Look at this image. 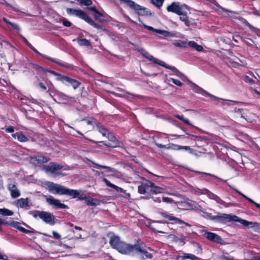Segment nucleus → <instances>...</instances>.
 Listing matches in <instances>:
<instances>
[{
  "mask_svg": "<svg viewBox=\"0 0 260 260\" xmlns=\"http://www.w3.org/2000/svg\"><path fill=\"white\" fill-rule=\"evenodd\" d=\"M39 86L44 90H46L47 89L46 86L43 83H40Z\"/></svg>",
  "mask_w": 260,
  "mask_h": 260,
  "instance_id": "obj_60",
  "label": "nucleus"
},
{
  "mask_svg": "<svg viewBox=\"0 0 260 260\" xmlns=\"http://www.w3.org/2000/svg\"><path fill=\"white\" fill-rule=\"evenodd\" d=\"M62 23H63L64 26H67V27H69L72 24L71 23L70 21H69L68 20H64L63 21Z\"/></svg>",
  "mask_w": 260,
  "mask_h": 260,
  "instance_id": "obj_53",
  "label": "nucleus"
},
{
  "mask_svg": "<svg viewBox=\"0 0 260 260\" xmlns=\"http://www.w3.org/2000/svg\"><path fill=\"white\" fill-rule=\"evenodd\" d=\"M94 17L96 20H99L100 21H103L104 20L103 18V15L99 12H96L94 14Z\"/></svg>",
  "mask_w": 260,
  "mask_h": 260,
  "instance_id": "obj_43",
  "label": "nucleus"
},
{
  "mask_svg": "<svg viewBox=\"0 0 260 260\" xmlns=\"http://www.w3.org/2000/svg\"><path fill=\"white\" fill-rule=\"evenodd\" d=\"M135 249V244L129 245L123 242H122L121 243H120V245L117 248V250L119 252L125 254L134 253Z\"/></svg>",
  "mask_w": 260,
  "mask_h": 260,
  "instance_id": "obj_10",
  "label": "nucleus"
},
{
  "mask_svg": "<svg viewBox=\"0 0 260 260\" xmlns=\"http://www.w3.org/2000/svg\"><path fill=\"white\" fill-rule=\"evenodd\" d=\"M31 49H32L34 52H35L36 53H37V54L40 55L41 56H42V57H43L44 58H46L47 59L53 62H54L57 64H58L59 66H61V67H65L66 68H68L70 67V66L69 64H64L63 63H61L60 62V61H58V60H56L55 59H53V58H50V57H47V56H46L42 54H41L35 48H34L33 46L30 48Z\"/></svg>",
  "mask_w": 260,
  "mask_h": 260,
  "instance_id": "obj_19",
  "label": "nucleus"
},
{
  "mask_svg": "<svg viewBox=\"0 0 260 260\" xmlns=\"http://www.w3.org/2000/svg\"><path fill=\"white\" fill-rule=\"evenodd\" d=\"M9 24L11 25L14 28H15V29H16L17 30H20V28H19V26L17 24H15L14 23L11 22H10Z\"/></svg>",
  "mask_w": 260,
  "mask_h": 260,
  "instance_id": "obj_52",
  "label": "nucleus"
},
{
  "mask_svg": "<svg viewBox=\"0 0 260 260\" xmlns=\"http://www.w3.org/2000/svg\"><path fill=\"white\" fill-rule=\"evenodd\" d=\"M46 72L50 73V74L57 76V78H60L62 76V75H61V74H60L58 73H56L54 71H51V70H46Z\"/></svg>",
  "mask_w": 260,
  "mask_h": 260,
  "instance_id": "obj_48",
  "label": "nucleus"
},
{
  "mask_svg": "<svg viewBox=\"0 0 260 260\" xmlns=\"http://www.w3.org/2000/svg\"><path fill=\"white\" fill-rule=\"evenodd\" d=\"M94 165H95V167L97 169H100V168H104V169H106L108 170V171L109 172H113V168L110 167H107V166H101V165H98L97 164H94Z\"/></svg>",
  "mask_w": 260,
  "mask_h": 260,
  "instance_id": "obj_41",
  "label": "nucleus"
},
{
  "mask_svg": "<svg viewBox=\"0 0 260 260\" xmlns=\"http://www.w3.org/2000/svg\"><path fill=\"white\" fill-rule=\"evenodd\" d=\"M0 214L3 216H12L13 215V212L9 209L3 208L0 209Z\"/></svg>",
  "mask_w": 260,
  "mask_h": 260,
  "instance_id": "obj_36",
  "label": "nucleus"
},
{
  "mask_svg": "<svg viewBox=\"0 0 260 260\" xmlns=\"http://www.w3.org/2000/svg\"><path fill=\"white\" fill-rule=\"evenodd\" d=\"M156 145L159 147V148H165V149H169L170 147H168L166 145H162V144H158V143H156Z\"/></svg>",
  "mask_w": 260,
  "mask_h": 260,
  "instance_id": "obj_54",
  "label": "nucleus"
},
{
  "mask_svg": "<svg viewBox=\"0 0 260 260\" xmlns=\"http://www.w3.org/2000/svg\"><path fill=\"white\" fill-rule=\"evenodd\" d=\"M142 25L147 29L152 31L154 32H155L157 34H159L160 35H161L163 37V38H167V37H176V33L175 32H170L168 31L167 30H161V29H155L153 28L152 26L147 25L145 24H143Z\"/></svg>",
  "mask_w": 260,
  "mask_h": 260,
  "instance_id": "obj_13",
  "label": "nucleus"
},
{
  "mask_svg": "<svg viewBox=\"0 0 260 260\" xmlns=\"http://www.w3.org/2000/svg\"><path fill=\"white\" fill-rule=\"evenodd\" d=\"M148 250H151L150 248L142 244H135L134 253H137L143 259H150L152 257V255L148 251Z\"/></svg>",
  "mask_w": 260,
  "mask_h": 260,
  "instance_id": "obj_7",
  "label": "nucleus"
},
{
  "mask_svg": "<svg viewBox=\"0 0 260 260\" xmlns=\"http://www.w3.org/2000/svg\"><path fill=\"white\" fill-rule=\"evenodd\" d=\"M76 40L80 46H89L91 45L90 41L86 39H77Z\"/></svg>",
  "mask_w": 260,
  "mask_h": 260,
  "instance_id": "obj_34",
  "label": "nucleus"
},
{
  "mask_svg": "<svg viewBox=\"0 0 260 260\" xmlns=\"http://www.w3.org/2000/svg\"><path fill=\"white\" fill-rule=\"evenodd\" d=\"M15 204L18 208L28 209L29 207L28 198L18 199L15 201Z\"/></svg>",
  "mask_w": 260,
  "mask_h": 260,
  "instance_id": "obj_23",
  "label": "nucleus"
},
{
  "mask_svg": "<svg viewBox=\"0 0 260 260\" xmlns=\"http://www.w3.org/2000/svg\"><path fill=\"white\" fill-rule=\"evenodd\" d=\"M150 192L154 193H162L164 192V189L155 186L153 183L152 182V185L150 187Z\"/></svg>",
  "mask_w": 260,
  "mask_h": 260,
  "instance_id": "obj_30",
  "label": "nucleus"
},
{
  "mask_svg": "<svg viewBox=\"0 0 260 260\" xmlns=\"http://www.w3.org/2000/svg\"><path fill=\"white\" fill-rule=\"evenodd\" d=\"M236 191L240 194L241 195L242 197H243L244 198H245V199H246L247 200H248L249 202H250L251 203H252L257 208H259L260 209V204H258V203H257L256 202H255L253 200H252V199H250L249 198L247 197V196H246L245 194H244L243 193H242L241 192L236 190Z\"/></svg>",
  "mask_w": 260,
  "mask_h": 260,
  "instance_id": "obj_33",
  "label": "nucleus"
},
{
  "mask_svg": "<svg viewBox=\"0 0 260 260\" xmlns=\"http://www.w3.org/2000/svg\"><path fill=\"white\" fill-rule=\"evenodd\" d=\"M99 131L104 136H106L108 133V131L103 126H99Z\"/></svg>",
  "mask_w": 260,
  "mask_h": 260,
  "instance_id": "obj_44",
  "label": "nucleus"
},
{
  "mask_svg": "<svg viewBox=\"0 0 260 260\" xmlns=\"http://www.w3.org/2000/svg\"><path fill=\"white\" fill-rule=\"evenodd\" d=\"M80 5L82 6H90L92 4L91 0H77Z\"/></svg>",
  "mask_w": 260,
  "mask_h": 260,
  "instance_id": "obj_39",
  "label": "nucleus"
},
{
  "mask_svg": "<svg viewBox=\"0 0 260 260\" xmlns=\"http://www.w3.org/2000/svg\"><path fill=\"white\" fill-rule=\"evenodd\" d=\"M35 159L37 161L39 162H46L48 161V159L42 156H38L35 157Z\"/></svg>",
  "mask_w": 260,
  "mask_h": 260,
  "instance_id": "obj_42",
  "label": "nucleus"
},
{
  "mask_svg": "<svg viewBox=\"0 0 260 260\" xmlns=\"http://www.w3.org/2000/svg\"><path fill=\"white\" fill-rule=\"evenodd\" d=\"M204 236L207 239L210 241L216 242H220L221 240L220 237L215 233L209 232L207 231H204Z\"/></svg>",
  "mask_w": 260,
  "mask_h": 260,
  "instance_id": "obj_20",
  "label": "nucleus"
},
{
  "mask_svg": "<svg viewBox=\"0 0 260 260\" xmlns=\"http://www.w3.org/2000/svg\"><path fill=\"white\" fill-rule=\"evenodd\" d=\"M163 217L170 221H173L174 223L178 224H184L186 226H191L189 223L184 222L179 218L173 216L172 215L163 214Z\"/></svg>",
  "mask_w": 260,
  "mask_h": 260,
  "instance_id": "obj_18",
  "label": "nucleus"
},
{
  "mask_svg": "<svg viewBox=\"0 0 260 260\" xmlns=\"http://www.w3.org/2000/svg\"><path fill=\"white\" fill-rule=\"evenodd\" d=\"M85 202L87 205L92 206L99 205L100 204V201L99 200L90 197H87Z\"/></svg>",
  "mask_w": 260,
  "mask_h": 260,
  "instance_id": "obj_28",
  "label": "nucleus"
},
{
  "mask_svg": "<svg viewBox=\"0 0 260 260\" xmlns=\"http://www.w3.org/2000/svg\"><path fill=\"white\" fill-rule=\"evenodd\" d=\"M73 190L76 191V192H77V193H76L77 196L76 197H74L73 196H71V197H72L73 198H76L78 197L79 200H81V201L85 200V201H86V200L87 198V197H86L85 194H84V193H80L81 191H79V190H78L73 189Z\"/></svg>",
  "mask_w": 260,
  "mask_h": 260,
  "instance_id": "obj_35",
  "label": "nucleus"
},
{
  "mask_svg": "<svg viewBox=\"0 0 260 260\" xmlns=\"http://www.w3.org/2000/svg\"><path fill=\"white\" fill-rule=\"evenodd\" d=\"M192 210H196L197 212L201 213L202 215L207 218H211L212 215L211 213L206 212L205 210L202 208L201 206L196 205L195 203L193 202V208Z\"/></svg>",
  "mask_w": 260,
  "mask_h": 260,
  "instance_id": "obj_24",
  "label": "nucleus"
},
{
  "mask_svg": "<svg viewBox=\"0 0 260 260\" xmlns=\"http://www.w3.org/2000/svg\"><path fill=\"white\" fill-rule=\"evenodd\" d=\"M67 12L71 15H74L89 23L95 28H100V26L95 23L91 18L83 11L79 9H74L72 8H67Z\"/></svg>",
  "mask_w": 260,
  "mask_h": 260,
  "instance_id": "obj_4",
  "label": "nucleus"
},
{
  "mask_svg": "<svg viewBox=\"0 0 260 260\" xmlns=\"http://www.w3.org/2000/svg\"><path fill=\"white\" fill-rule=\"evenodd\" d=\"M144 56L145 57H146V58H147L153 62L154 63H156V64L159 65L161 67H163L165 68L171 70V71L172 72V73H170V75L174 74V75H176L177 77H178L179 78H180L183 81H188L187 78L184 74H183L182 73L179 72L177 70V69H176L175 67L167 65L164 61L155 58L154 57L149 54L148 53L144 54Z\"/></svg>",
  "mask_w": 260,
  "mask_h": 260,
  "instance_id": "obj_2",
  "label": "nucleus"
},
{
  "mask_svg": "<svg viewBox=\"0 0 260 260\" xmlns=\"http://www.w3.org/2000/svg\"><path fill=\"white\" fill-rule=\"evenodd\" d=\"M25 42L26 44V45H27V46H28L30 48H31L32 47V46L31 45V44H30V43L28 42V41H27V40L25 39Z\"/></svg>",
  "mask_w": 260,
  "mask_h": 260,
  "instance_id": "obj_63",
  "label": "nucleus"
},
{
  "mask_svg": "<svg viewBox=\"0 0 260 260\" xmlns=\"http://www.w3.org/2000/svg\"><path fill=\"white\" fill-rule=\"evenodd\" d=\"M103 181L105 182V183L109 187H112V188H113L114 189H115L118 192H125V190L121 188V187H119L112 183H111L106 178H104L103 179Z\"/></svg>",
  "mask_w": 260,
  "mask_h": 260,
  "instance_id": "obj_26",
  "label": "nucleus"
},
{
  "mask_svg": "<svg viewBox=\"0 0 260 260\" xmlns=\"http://www.w3.org/2000/svg\"><path fill=\"white\" fill-rule=\"evenodd\" d=\"M244 78H245V81L246 82H248L250 84H252L254 82L253 80L247 76H245Z\"/></svg>",
  "mask_w": 260,
  "mask_h": 260,
  "instance_id": "obj_50",
  "label": "nucleus"
},
{
  "mask_svg": "<svg viewBox=\"0 0 260 260\" xmlns=\"http://www.w3.org/2000/svg\"><path fill=\"white\" fill-rule=\"evenodd\" d=\"M110 140L113 141V144H106V145L110 147H116L117 146L116 142H115V138L114 137L111 136Z\"/></svg>",
  "mask_w": 260,
  "mask_h": 260,
  "instance_id": "obj_45",
  "label": "nucleus"
},
{
  "mask_svg": "<svg viewBox=\"0 0 260 260\" xmlns=\"http://www.w3.org/2000/svg\"><path fill=\"white\" fill-rule=\"evenodd\" d=\"M109 242L113 248L117 249L120 243H121L122 242L120 241L118 237L114 236L111 237Z\"/></svg>",
  "mask_w": 260,
  "mask_h": 260,
  "instance_id": "obj_25",
  "label": "nucleus"
},
{
  "mask_svg": "<svg viewBox=\"0 0 260 260\" xmlns=\"http://www.w3.org/2000/svg\"><path fill=\"white\" fill-rule=\"evenodd\" d=\"M63 168V166L58 164L51 162L47 165H44L42 170L46 173L51 174L53 177H55L59 175L63 176L61 172V170Z\"/></svg>",
  "mask_w": 260,
  "mask_h": 260,
  "instance_id": "obj_6",
  "label": "nucleus"
},
{
  "mask_svg": "<svg viewBox=\"0 0 260 260\" xmlns=\"http://www.w3.org/2000/svg\"><path fill=\"white\" fill-rule=\"evenodd\" d=\"M161 199L163 202L167 203H171L173 202V200L170 198L163 196Z\"/></svg>",
  "mask_w": 260,
  "mask_h": 260,
  "instance_id": "obj_49",
  "label": "nucleus"
},
{
  "mask_svg": "<svg viewBox=\"0 0 260 260\" xmlns=\"http://www.w3.org/2000/svg\"><path fill=\"white\" fill-rule=\"evenodd\" d=\"M201 193L205 194L207 197L212 199L215 200L217 203H222L221 199L216 194L212 193L207 189H203L201 190Z\"/></svg>",
  "mask_w": 260,
  "mask_h": 260,
  "instance_id": "obj_22",
  "label": "nucleus"
},
{
  "mask_svg": "<svg viewBox=\"0 0 260 260\" xmlns=\"http://www.w3.org/2000/svg\"><path fill=\"white\" fill-rule=\"evenodd\" d=\"M8 189L10 191L11 196L13 198L19 197L20 196V192L14 184H9Z\"/></svg>",
  "mask_w": 260,
  "mask_h": 260,
  "instance_id": "obj_21",
  "label": "nucleus"
},
{
  "mask_svg": "<svg viewBox=\"0 0 260 260\" xmlns=\"http://www.w3.org/2000/svg\"><path fill=\"white\" fill-rule=\"evenodd\" d=\"M221 202H222V203H219V204L223 205L225 207H230L232 205L231 203H226L222 200H221Z\"/></svg>",
  "mask_w": 260,
  "mask_h": 260,
  "instance_id": "obj_55",
  "label": "nucleus"
},
{
  "mask_svg": "<svg viewBox=\"0 0 260 260\" xmlns=\"http://www.w3.org/2000/svg\"><path fill=\"white\" fill-rule=\"evenodd\" d=\"M169 80L172 81L174 84L179 87L182 86V83L178 80L175 79L174 78H170Z\"/></svg>",
  "mask_w": 260,
  "mask_h": 260,
  "instance_id": "obj_47",
  "label": "nucleus"
},
{
  "mask_svg": "<svg viewBox=\"0 0 260 260\" xmlns=\"http://www.w3.org/2000/svg\"><path fill=\"white\" fill-rule=\"evenodd\" d=\"M52 234H53V237L56 239H59L61 238L60 235L57 232H56L55 231H53Z\"/></svg>",
  "mask_w": 260,
  "mask_h": 260,
  "instance_id": "obj_51",
  "label": "nucleus"
},
{
  "mask_svg": "<svg viewBox=\"0 0 260 260\" xmlns=\"http://www.w3.org/2000/svg\"><path fill=\"white\" fill-rule=\"evenodd\" d=\"M6 131L8 133H13L14 132V128L13 127L10 126L6 129Z\"/></svg>",
  "mask_w": 260,
  "mask_h": 260,
  "instance_id": "obj_57",
  "label": "nucleus"
},
{
  "mask_svg": "<svg viewBox=\"0 0 260 260\" xmlns=\"http://www.w3.org/2000/svg\"><path fill=\"white\" fill-rule=\"evenodd\" d=\"M189 258H190L191 259H197V257L193 254H190V256H189Z\"/></svg>",
  "mask_w": 260,
  "mask_h": 260,
  "instance_id": "obj_64",
  "label": "nucleus"
},
{
  "mask_svg": "<svg viewBox=\"0 0 260 260\" xmlns=\"http://www.w3.org/2000/svg\"><path fill=\"white\" fill-rule=\"evenodd\" d=\"M168 225L167 223L161 221L154 222V224L151 225V228L154 232L159 233H166V230Z\"/></svg>",
  "mask_w": 260,
  "mask_h": 260,
  "instance_id": "obj_14",
  "label": "nucleus"
},
{
  "mask_svg": "<svg viewBox=\"0 0 260 260\" xmlns=\"http://www.w3.org/2000/svg\"><path fill=\"white\" fill-rule=\"evenodd\" d=\"M12 136L15 138H17L18 140L21 142H26L28 140L27 138L24 135L20 133L13 134H12Z\"/></svg>",
  "mask_w": 260,
  "mask_h": 260,
  "instance_id": "obj_29",
  "label": "nucleus"
},
{
  "mask_svg": "<svg viewBox=\"0 0 260 260\" xmlns=\"http://www.w3.org/2000/svg\"><path fill=\"white\" fill-rule=\"evenodd\" d=\"M89 9L90 10H91V11L93 12L94 13V14L96 12H99L95 7H90V8H89Z\"/></svg>",
  "mask_w": 260,
  "mask_h": 260,
  "instance_id": "obj_62",
  "label": "nucleus"
},
{
  "mask_svg": "<svg viewBox=\"0 0 260 260\" xmlns=\"http://www.w3.org/2000/svg\"><path fill=\"white\" fill-rule=\"evenodd\" d=\"M29 213L35 218H40L47 224L54 225L55 223V217L50 212L34 210L29 211Z\"/></svg>",
  "mask_w": 260,
  "mask_h": 260,
  "instance_id": "obj_3",
  "label": "nucleus"
},
{
  "mask_svg": "<svg viewBox=\"0 0 260 260\" xmlns=\"http://www.w3.org/2000/svg\"><path fill=\"white\" fill-rule=\"evenodd\" d=\"M173 45L177 47L186 48L187 47V42L185 41L179 40L174 42Z\"/></svg>",
  "mask_w": 260,
  "mask_h": 260,
  "instance_id": "obj_32",
  "label": "nucleus"
},
{
  "mask_svg": "<svg viewBox=\"0 0 260 260\" xmlns=\"http://www.w3.org/2000/svg\"><path fill=\"white\" fill-rule=\"evenodd\" d=\"M190 86L192 89L195 90L196 92L198 93L201 92V93L203 95L209 96L214 101H218L219 102H222L223 101V99L210 94V93L205 91L203 88H201L200 87H199V86H198L197 85L192 82H190Z\"/></svg>",
  "mask_w": 260,
  "mask_h": 260,
  "instance_id": "obj_12",
  "label": "nucleus"
},
{
  "mask_svg": "<svg viewBox=\"0 0 260 260\" xmlns=\"http://www.w3.org/2000/svg\"><path fill=\"white\" fill-rule=\"evenodd\" d=\"M10 225L15 228H16L17 229L19 230L21 232L22 229L23 228V227H22L20 223H19V222H17V221L12 222V223H11Z\"/></svg>",
  "mask_w": 260,
  "mask_h": 260,
  "instance_id": "obj_38",
  "label": "nucleus"
},
{
  "mask_svg": "<svg viewBox=\"0 0 260 260\" xmlns=\"http://www.w3.org/2000/svg\"><path fill=\"white\" fill-rule=\"evenodd\" d=\"M153 201L155 202L160 203L161 201V199L160 197L153 198Z\"/></svg>",
  "mask_w": 260,
  "mask_h": 260,
  "instance_id": "obj_58",
  "label": "nucleus"
},
{
  "mask_svg": "<svg viewBox=\"0 0 260 260\" xmlns=\"http://www.w3.org/2000/svg\"><path fill=\"white\" fill-rule=\"evenodd\" d=\"M47 203L50 205L53 206L56 209H68V206L60 202L58 200L54 198L53 197L49 196L46 199Z\"/></svg>",
  "mask_w": 260,
  "mask_h": 260,
  "instance_id": "obj_15",
  "label": "nucleus"
},
{
  "mask_svg": "<svg viewBox=\"0 0 260 260\" xmlns=\"http://www.w3.org/2000/svg\"><path fill=\"white\" fill-rule=\"evenodd\" d=\"M222 10L223 12H225L226 13H227V15L230 17H232L233 16V14L234 13L233 12L231 11H228L227 10H225V9H222Z\"/></svg>",
  "mask_w": 260,
  "mask_h": 260,
  "instance_id": "obj_56",
  "label": "nucleus"
},
{
  "mask_svg": "<svg viewBox=\"0 0 260 260\" xmlns=\"http://www.w3.org/2000/svg\"><path fill=\"white\" fill-rule=\"evenodd\" d=\"M182 13L181 14H178V15L180 16L179 19L181 21L184 22L185 25L187 26H189L191 24L190 22L188 19V17H187V13L186 12L183 10L182 11Z\"/></svg>",
  "mask_w": 260,
  "mask_h": 260,
  "instance_id": "obj_27",
  "label": "nucleus"
},
{
  "mask_svg": "<svg viewBox=\"0 0 260 260\" xmlns=\"http://www.w3.org/2000/svg\"><path fill=\"white\" fill-rule=\"evenodd\" d=\"M43 186L50 192L53 194L73 196L74 197L77 196L76 191L73 190V189L52 182H45L43 184Z\"/></svg>",
  "mask_w": 260,
  "mask_h": 260,
  "instance_id": "obj_1",
  "label": "nucleus"
},
{
  "mask_svg": "<svg viewBox=\"0 0 260 260\" xmlns=\"http://www.w3.org/2000/svg\"><path fill=\"white\" fill-rule=\"evenodd\" d=\"M185 9L188 10V6L185 4L180 5L177 2H173L167 7L168 12L174 13L177 15L182 14V11Z\"/></svg>",
  "mask_w": 260,
  "mask_h": 260,
  "instance_id": "obj_9",
  "label": "nucleus"
},
{
  "mask_svg": "<svg viewBox=\"0 0 260 260\" xmlns=\"http://www.w3.org/2000/svg\"><path fill=\"white\" fill-rule=\"evenodd\" d=\"M152 3L157 8L162 6L164 0H151Z\"/></svg>",
  "mask_w": 260,
  "mask_h": 260,
  "instance_id": "obj_40",
  "label": "nucleus"
},
{
  "mask_svg": "<svg viewBox=\"0 0 260 260\" xmlns=\"http://www.w3.org/2000/svg\"><path fill=\"white\" fill-rule=\"evenodd\" d=\"M222 218L228 221H233L239 222V223H240L241 224H242L243 225H244L245 226H249L251 227H253V226H254L255 225L258 224L256 222H250V221H248L247 220L241 219L239 217H238V216H235V215H229V214H224L222 215Z\"/></svg>",
  "mask_w": 260,
  "mask_h": 260,
  "instance_id": "obj_8",
  "label": "nucleus"
},
{
  "mask_svg": "<svg viewBox=\"0 0 260 260\" xmlns=\"http://www.w3.org/2000/svg\"><path fill=\"white\" fill-rule=\"evenodd\" d=\"M121 2L126 5L131 9L136 11L137 13L141 16H151V12L148 9L141 6L132 0H119Z\"/></svg>",
  "mask_w": 260,
  "mask_h": 260,
  "instance_id": "obj_5",
  "label": "nucleus"
},
{
  "mask_svg": "<svg viewBox=\"0 0 260 260\" xmlns=\"http://www.w3.org/2000/svg\"><path fill=\"white\" fill-rule=\"evenodd\" d=\"M0 259L2 260H8L7 257L0 253Z\"/></svg>",
  "mask_w": 260,
  "mask_h": 260,
  "instance_id": "obj_61",
  "label": "nucleus"
},
{
  "mask_svg": "<svg viewBox=\"0 0 260 260\" xmlns=\"http://www.w3.org/2000/svg\"><path fill=\"white\" fill-rule=\"evenodd\" d=\"M177 207L181 210H191L193 208V201L186 200L175 203Z\"/></svg>",
  "mask_w": 260,
  "mask_h": 260,
  "instance_id": "obj_16",
  "label": "nucleus"
},
{
  "mask_svg": "<svg viewBox=\"0 0 260 260\" xmlns=\"http://www.w3.org/2000/svg\"><path fill=\"white\" fill-rule=\"evenodd\" d=\"M175 117L177 118H178V119H179V120H181L182 121H183L185 124H187L188 125L192 126V125L190 123V122L189 121V120L188 119L184 117L183 116H180V115H177L175 116Z\"/></svg>",
  "mask_w": 260,
  "mask_h": 260,
  "instance_id": "obj_37",
  "label": "nucleus"
},
{
  "mask_svg": "<svg viewBox=\"0 0 260 260\" xmlns=\"http://www.w3.org/2000/svg\"><path fill=\"white\" fill-rule=\"evenodd\" d=\"M152 185V182L146 180L138 186V192L141 194H144L150 191V187Z\"/></svg>",
  "mask_w": 260,
  "mask_h": 260,
  "instance_id": "obj_17",
  "label": "nucleus"
},
{
  "mask_svg": "<svg viewBox=\"0 0 260 260\" xmlns=\"http://www.w3.org/2000/svg\"><path fill=\"white\" fill-rule=\"evenodd\" d=\"M21 232H23V233H34V232L29 231V230H26V229H25L24 228L22 229Z\"/></svg>",
  "mask_w": 260,
  "mask_h": 260,
  "instance_id": "obj_59",
  "label": "nucleus"
},
{
  "mask_svg": "<svg viewBox=\"0 0 260 260\" xmlns=\"http://www.w3.org/2000/svg\"><path fill=\"white\" fill-rule=\"evenodd\" d=\"M189 46L191 47H193L198 51H201L203 49V47L200 45L197 44L194 41H189L187 43V46Z\"/></svg>",
  "mask_w": 260,
  "mask_h": 260,
  "instance_id": "obj_31",
  "label": "nucleus"
},
{
  "mask_svg": "<svg viewBox=\"0 0 260 260\" xmlns=\"http://www.w3.org/2000/svg\"><path fill=\"white\" fill-rule=\"evenodd\" d=\"M56 80L67 85H71L74 89L77 88L80 85V83L77 80L66 76L62 75L60 78H57Z\"/></svg>",
  "mask_w": 260,
  "mask_h": 260,
  "instance_id": "obj_11",
  "label": "nucleus"
},
{
  "mask_svg": "<svg viewBox=\"0 0 260 260\" xmlns=\"http://www.w3.org/2000/svg\"><path fill=\"white\" fill-rule=\"evenodd\" d=\"M173 149H176V150H179V149H184L186 150H189L190 149V147L189 146H183V147H181L179 145H174L173 146Z\"/></svg>",
  "mask_w": 260,
  "mask_h": 260,
  "instance_id": "obj_46",
  "label": "nucleus"
}]
</instances>
